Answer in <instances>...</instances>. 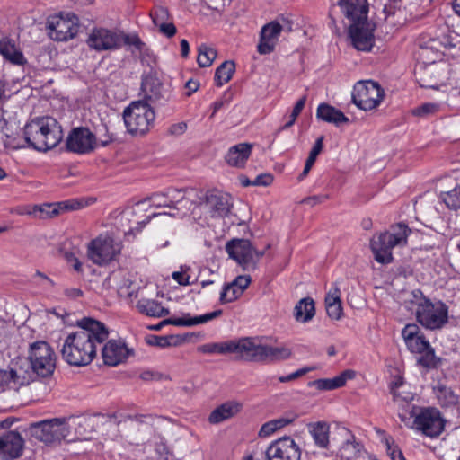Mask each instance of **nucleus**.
<instances>
[{
  "label": "nucleus",
  "instance_id": "a19ab883",
  "mask_svg": "<svg viewBox=\"0 0 460 460\" xmlns=\"http://www.w3.org/2000/svg\"><path fill=\"white\" fill-rule=\"evenodd\" d=\"M437 397L442 407L456 405L458 402V396L450 387L438 385L437 387Z\"/></svg>",
  "mask_w": 460,
  "mask_h": 460
},
{
  "label": "nucleus",
  "instance_id": "09e8293b",
  "mask_svg": "<svg viewBox=\"0 0 460 460\" xmlns=\"http://www.w3.org/2000/svg\"><path fill=\"white\" fill-rule=\"evenodd\" d=\"M439 105L437 103H423L412 110L411 113L418 117H428L438 111Z\"/></svg>",
  "mask_w": 460,
  "mask_h": 460
},
{
  "label": "nucleus",
  "instance_id": "338daca9",
  "mask_svg": "<svg viewBox=\"0 0 460 460\" xmlns=\"http://www.w3.org/2000/svg\"><path fill=\"white\" fill-rule=\"evenodd\" d=\"M328 195H315L304 199L303 203L314 206L323 202L324 200L328 199Z\"/></svg>",
  "mask_w": 460,
  "mask_h": 460
},
{
  "label": "nucleus",
  "instance_id": "f704fd0d",
  "mask_svg": "<svg viewBox=\"0 0 460 460\" xmlns=\"http://www.w3.org/2000/svg\"><path fill=\"white\" fill-rule=\"evenodd\" d=\"M18 213L20 215H30L37 218L44 219L58 215L59 208L58 204H44L41 206L21 208L18 210Z\"/></svg>",
  "mask_w": 460,
  "mask_h": 460
},
{
  "label": "nucleus",
  "instance_id": "7c9ffc66",
  "mask_svg": "<svg viewBox=\"0 0 460 460\" xmlns=\"http://www.w3.org/2000/svg\"><path fill=\"white\" fill-rule=\"evenodd\" d=\"M242 409L238 402L229 401L217 407L208 417L211 424H217L236 415Z\"/></svg>",
  "mask_w": 460,
  "mask_h": 460
},
{
  "label": "nucleus",
  "instance_id": "13d9d810",
  "mask_svg": "<svg viewBox=\"0 0 460 460\" xmlns=\"http://www.w3.org/2000/svg\"><path fill=\"white\" fill-rule=\"evenodd\" d=\"M9 380L18 385H24L30 383V378L23 376L22 369H11L9 372Z\"/></svg>",
  "mask_w": 460,
  "mask_h": 460
},
{
  "label": "nucleus",
  "instance_id": "6e6d98bb",
  "mask_svg": "<svg viewBox=\"0 0 460 460\" xmlns=\"http://www.w3.org/2000/svg\"><path fill=\"white\" fill-rule=\"evenodd\" d=\"M172 339V337L151 335L146 338V342L151 346L167 348L171 346Z\"/></svg>",
  "mask_w": 460,
  "mask_h": 460
},
{
  "label": "nucleus",
  "instance_id": "4c0bfd02",
  "mask_svg": "<svg viewBox=\"0 0 460 460\" xmlns=\"http://www.w3.org/2000/svg\"><path fill=\"white\" fill-rule=\"evenodd\" d=\"M330 427L326 422H317L311 426L310 433L316 446L327 448L329 441Z\"/></svg>",
  "mask_w": 460,
  "mask_h": 460
},
{
  "label": "nucleus",
  "instance_id": "69168bd1",
  "mask_svg": "<svg viewBox=\"0 0 460 460\" xmlns=\"http://www.w3.org/2000/svg\"><path fill=\"white\" fill-rule=\"evenodd\" d=\"M123 44L126 45H133L138 49H142L145 43L140 40L138 36L129 37L128 35L124 34Z\"/></svg>",
  "mask_w": 460,
  "mask_h": 460
},
{
  "label": "nucleus",
  "instance_id": "473e14b6",
  "mask_svg": "<svg viewBox=\"0 0 460 460\" xmlns=\"http://www.w3.org/2000/svg\"><path fill=\"white\" fill-rule=\"evenodd\" d=\"M222 314L223 311L221 309H218L214 312L205 314L203 315L190 317V314H187L185 317L171 318L167 319L165 322L170 323L171 324L175 326H194L216 319L219 317Z\"/></svg>",
  "mask_w": 460,
  "mask_h": 460
},
{
  "label": "nucleus",
  "instance_id": "ddd939ff",
  "mask_svg": "<svg viewBox=\"0 0 460 460\" xmlns=\"http://www.w3.org/2000/svg\"><path fill=\"white\" fill-rule=\"evenodd\" d=\"M124 33L105 28H94L90 32L86 43L96 51L118 49L122 47Z\"/></svg>",
  "mask_w": 460,
  "mask_h": 460
},
{
  "label": "nucleus",
  "instance_id": "052dcab7",
  "mask_svg": "<svg viewBox=\"0 0 460 460\" xmlns=\"http://www.w3.org/2000/svg\"><path fill=\"white\" fill-rule=\"evenodd\" d=\"M168 16V10L164 7H159L155 11L153 14V22L156 26H159V23L165 22Z\"/></svg>",
  "mask_w": 460,
  "mask_h": 460
},
{
  "label": "nucleus",
  "instance_id": "de8ad7c7",
  "mask_svg": "<svg viewBox=\"0 0 460 460\" xmlns=\"http://www.w3.org/2000/svg\"><path fill=\"white\" fill-rule=\"evenodd\" d=\"M305 102H306L305 95L302 96L296 102V103L295 104V106L293 108L291 114L289 115V120L280 128V130L287 129L294 125L295 121L296 120V118L299 116L302 110L304 109V107L305 105Z\"/></svg>",
  "mask_w": 460,
  "mask_h": 460
},
{
  "label": "nucleus",
  "instance_id": "6e6552de",
  "mask_svg": "<svg viewBox=\"0 0 460 460\" xmlns=\"http://www.w3.org/2000/svg\"><path fill=\"white\" fill-rule=\"evenodd\" d=\"M28 431L31 438L46 445L60 443L69 433L66 419L60 418L31 423Z\"/></svg>",
  "mask_w": 460,
  "mask_h": 460
},
{
  "label": "nucleus",
  "instance_id": "72a5a7b5",
  "mask_svg": "<svg viewBox=\"0 0 460 460\" xmlns=\"http://www.w3.org/2000/svg\"><path fill=\"white\" fill-rule=\"evenodd\" d=\"M138 311L147 316L161 318L170 314L168 308L163 307L161 303L153 299H140L137 303Z\"/></svg>",
  "mask_w": 460,
  "mask_h": 460
},
{
  "label": "nucleus",
  "instance_id": "c756f323",
  "mask_svg": "<svg viewBox=\"0 0 460 460\" xmlns=\"http://www.w3.org/2000/svg\"><path fill=\"white\" fill-rule=\"evenodd\" d=\"M316 118L336 127L349 121V118L341 111L328 103L319 104L316 111Z\"/></svg>",
  "mask_w": 460,
  "mask_h": 460
},
{
  "label": "nucleus",
  "instance_id": "b1692460",
  "mask_svg": "<svg viewBox=\"0 0 460 460\" xmlns=\"http://www.w3.org/2000/svg\"><path fill=\"white\" fill-rule=\"evenodd\" d=\"M339 5L344 16L351 23L367 20L368 4L367 0H340Z\"/></svg>",
  "mask_w": 460,
  "mask_h": 460
},
{
  "label": "nucleus",
  "instance_id": "f03ea898",
  "mask_svg": "<svg viewBox=\"0 0 460 460\" xmlns=\"http://www.w3.org/2000/svg\"><path fill=\"white\" fill-rule=\"evenodd\" d=\"M63 137L61 126L52 117L33 119L24 128V138L35 150L46 152L56 147Z\"/></svg>",
  "mask_w": 460,
  "mask_h": 460
},
{
  "label": "nucleus",
  "instance_id": "0e129e2a",
  "mask_svg": "<svg viewBox=\"0 0 460 460\" xmlns=\"http://www.w3.org/2000/svg\"><path fill=\"white\" fill-rule=\"evenodd\" d=\"M232 283L241 289L242 294L248 288L251 283V278L249 276H238Z\"/></svg>",
  "mask_w": 460,
  "mask_h": 460
},
{
  "label": "nucleus",
  "instance_id": "774afa93",
  "mask_svg": "<svg viewBox=\"0 0 460 460\" xmlns=\"http://www.w3.org/2000/svg\"><path fill=\"white\" fill-rule=\"evenodd\" d=\"M184 87L187 89L186 95L190 96L193 93L199 90V82L197 80L190 79L185 83Z\"/></svg>",
  "mask_w": 460,
  "mask_h": 460
},
{
  "label": "nucleus",
  "instance_id": "c03bdc74",
  "mask_svg": "<svg viewBox=\"0 0 460 460\" xmlns=\"http://www.w3.org/2000/svg\"><path fill=\"white\" fill-rule=\"evenodd\" d=\"M233 340L219 343H208L200 346L199 350L202 353H218V354H228L232 353Z\"/></svg>",
  "mask_w": 460,
  "mask_h": 460
},
{
  "label": "nucleus",
  "instance_id": "f3484780",
  "mask_svg": "<svg viewBox=\"0 0 460 460\" xmlns=\"http://www.w3.org/2000/svg\"><path fill=\"white\" fill-rule=\"evenodd\" d=\"M374 30L368 20L351 23L348 32L353 47L360 51H370L375 42Z\"/></svg>",
  "mask_w": 460,
  "mask_h": 460
},
{
  "label": "nucleus",
  "instance_id": "dca6fc26",
  "mask_svg": "<svg viewBox=\"0 0 460 460\" xmlns=\"http://www.w3.org/2000/svg\"><path fill=\"white\" fill-rule=\"evenodd\" d=\"M262 340V337L258 336L233 340L232 353L238 354L245 361L261 363L264 344Z\"/></svg>",
  "mask_w": 460,
  "mask_h": 460
},
{
  "label": "nucleus",
  "instance_id": "79ce46f5",
  "mask_svg": "<svg viewBox=\"0 0 460 460\" xmlns=\"http://www.w3.org/2000/svg\"><path fill=\"white\" fill-rule=\"evenodd\" d=\"M440 199L449 209L460 208V184L448 191L441 192Z\"/></svg>",
  "mask_w": 460,
  "mask_h": 460
},
{
  "label": "nucleus",
  "instance_id": "58836bf2",
  "mask_svg": "<svg viewBox=\"0 0 460 460\" xmlns=\"http://www.w3.org/2000/svg\"><path fill=\"white\" fill-rule=\"evenodd\" d=\"M235 72V63L232 60L223 62L215 72V84L217 86H222L229 82Z\"/></svg>",
  "mask_w": 460,
  "mask_h": 460
},
{
  "label": "nucleus",
  "instance_id": "39448f33",
  "mask_svg": "<svg viewBox=\"0 0 460 460\" xmlns=\"http://www.w3.org/2000/svg\"><path fill=\"white\" fill-rule=\"evenodd\" d=\"M123 119L129 134L142 136L154 126L155 113L146 101H135L124 109Z\"/></svg>",
  "mask_w": 460,
  "mask_h": 460
},
{
  "label": "nucleus",
  "instance_id": "2f4dec72",
  "mask_svg": "<svg viewBox=\"0 0 460 460\" xmlns=\"http://www.w3.org/2000/svg\"><path fill=\"white\" fill-rule=\"evenodd\" d=\"M293 355L292 349L287 345L273 347L263 344L261 363H275L289 359Z\"/></svg>",
  "mask_w": 460,
  "mask_h": 460
},
{
  "label": "nucleus",
  "instance_id": "a18cd8bd",
  "mask_svg": "<svg viewBox=\"0 0 460 460\" xmlns=\"http://www.w3.org/2000/svg\"><path fill=\"white\" fill-rule=\"evenodd\" d=\"M418 358V364L426 368H436L440 363V358L436 357L434 349L429 348L425 349Z\"/></svg>",
  "mask_w": 460,
  "mask_h": 460
},
{
  "label": "nucleus",
  "instance_id": "6ab92c4d",
  "mask_svg": "<svg viewBox=\"0 0 460 460\" xmlns=\"http://www.w3.org/2000/svg\"><path fill=\"white\" fill-rule=\"evenodd\" d=\"M96 137L87 128H74L66 138V148L76 154H87L95 147Z\"/></svg>",
  "mask_w": 460,
  "mask_h": 460
},
{
  "label": "nucleus",
  "instance_id": "680f3d73",
  "mask_svg": "<svg viewBox=\"0 0 460 460\" xmlns=\"http://www.w3.org/2000/svg\"><path fill=\"white\" fill-rule=\"evenodd\" d=\"M273 181V176L270 173H261L258 175L253 181V186H269Z\"/></svg>",
  "mask_w": 460,
  "mask_h": 460
},
{
  "label": "nucleus",
  "instance_id": "20e7f679",
  "mask_svg": "<svg viewBox=\"0 0 460 460\" xmlns=\"http://www.w3.org/2000/svg\"><path fill=\"white\" fill-rule=\"evenodd\" d=\"M417 322L428 330L441 329L448 322V307L441 301L433 303L420 290L412 292Z\"/></svg>",
  "mask_w": 460,
  "mask_h": 460
},
{
  "label": "nucleus",
  "instance_id": "9b49d317",
  "mask_svg": "<svg viewBox=\"0 0 460 460\" xmlns=\"http://www.w3.org/2000/svg\"><path fill=\"white\" fill-rule=\"evenodd\" d=\"M121 245L109 235H100L88 244L87 254L89 259L97 265H105L115 260L120 252Z\"/></svg>",
  "mask_w": 460,
  "mask_h": 460
},
{
  "label": "nucleus",
  "instance_id": "37998d69",
  "mask_svg": "<svg viewBox=\"0 0 460 460\" xmlns=\"http://www.w3.org/2000/svg\"><path fill=\"white\" fill-rule=\"evenodd\" d=\"M292 422V420L287 418H279L264 423L259 432L260 437H269L275 431L282 429Z\"/></svg>",
  "mask_w": 460,
  "mask_h": 460
},
{
  "label": "nucleus",
  "instance_id": "1a4fd4ad",
  "mask_svg": "<svg viewBox=\"0 0 460 460\" xmlns=\"http://www.w3.org/2000/svg\"><path fill=\"white\" fill-rule=\"evenodd\" d=\"M384 97V89L373 80L358 81L353 87L352 102L363 111H372L377 108Z\"/></svg>",
  "mask_w": 460,
  "mask_h": 460
},
{
  "label": "nucleus",
  "instance_id": "393cba45",
  "mask_svg": "<svg viewBox=\"0 0 460 460\" xmlns=\"http://www.w3.org/2000/svg\"><path fill=\"white\" fill-rule=\"evenodd\" d=\"M0 55L4 61L17 66L24 67L28 60L24 57L21 48L16 41L10 37H4L0 40Z\"/></svg>",
  "mask_w": 460,
  "mask_h": 460
},
{
  "label": "nucleus",
  "instance_id": "423d86ee",
  "mask_svg": "<svg viewBox=\"0 0 460 460\" xmlns=\"http://www.w3.org/2000/svg\"><path fill=\"white\" fill-rule=\"evenodd\" d=\"M28 359L32 373L39 377L52 376L56 368L57 356L51 346L45 341H37L29 345Z\"/></svg>",
  "mask_w": 460,
  "mask_h": 460
},
{
  "label": "nucleus",
  "instance_id": "3c124183",
  "mask_svg": "<svg viewBox=\"0 0 460 460\" xmlns=\"http://www.w3.org/2000/svg\"><path fill=\"white\" fill-rule=\"evenodd\" d=\"M358 447V443H356L354 440L352 441L348 438L340 449L341 456L346 459L351 458L357 454V452L359 451Z\"/></svg>",
  "mask_w": 460,
  "mask_h": 460
},
{
  "label": "nucleus",
  "instance_id": "4be33fe9",
  "mask_svg": "<svg viewBox=\"0 0 460 460\" xmlns=\"http://www.w3.org/2000/svg\"><path fill=\"white\" fill-rule=\"evenodd\" d=\"M133 350L128 349L121 341L110 340L102 349V355L105 365L115 367L123 363Z\"/></svg>",
  "mask_w": 460,
  "mask_h": 460
},
{
  "label": "nucleus",
  "instance_id": "7ed1b4c3",
  "mask_svg": "<svg viewBox=\"0 0 460 460\" xmlns=\"http://www.w3.org/2000/svg\"><path fill=\"white\" fill-rule=\"evenodd\" d=\"M411 229L403 223L391 226L388 231L376 234L370 240V249L375 260L381 264H389L394 261L392 250L395 246L407 243Z\"/></svg>",
  "mask_w": 460,
  "mask_h": 460
},
{
  "label": "nucleus",
  "instance_id": "412c9836",
  "mask_svg": "<svg viewBox=\"0 0 460 460\" xmlns=\"http://www.w3.org/2000/svg\"><path fill=\"white\" fill-rule=\"evenodd\" d=\"M24 440L16 430H10L0 436V457L4 460H13L22 454Z\"/></svg>",
  "mask_w": 460,
  "mask_h": 460
},
{
  "label": "nucleus",
  "instance_id": "f8f14e48",
  "mask_svg": "<svg viewBox=\"0 0 460 460\" xmlns=\"http://www.w3.org/2000/svg\"><path fill=\"white\" fill-rule=\"evenodd\" d=\"M47 29L49 36L58 41H66L73 39L79 30V19L71 13L50 17L48 20Z\"/></svg>",
  "mask_w": 460,
  "mask_h": 460
},
{
  "label": "nucleus",
  "instance_id": "f257e3e1",
  "mask_svg": "<svg viewBox=\"0 0 460 460\" xmlns=\"http://www.w3.org/2000/svg\"><path fill=\"white\" fill-rule=\"evenodd\" d=\"M78 325L80 330L66 338L61 355L69 365L82 367L96 357V347L108 339L109 331L104 323L92 318H83Z\"/></svg>",
  "mask_w": 460,
  "mask_h": 460
},
{
  "label": "nucleus",
  "instance_id": "e433bc0d",
  "mask_svg": "<svg viewBox=\"0 0 460 460\" xmlns=\"http://www.w3.org/2000/svg\"><path fill=\"white\" fill-rule=\"evenodd\" d=\"M325 307L327 314L333 320L341 319L342 315V305L340 299V290L336 288L333 293L327 294L325 297Z\"/></svg>",
  "mask_w": 460,
  "mask_h": 460
},
{
  "label": "nucleus",
  "instance_id": "864d4df0",
  "mask_svg": "<svg viewBox=\"0 0 460 460\" xmlns=\"http://www.w3.org/2000/svg\"><path fill=\"white\" fill-rule=\"evenodd\" d=\"M323 139H324V137L323 136H321L319 137L313 148L311 149L310 151V154H309V156L307 157L306 159V162L307 164H311V165H314V163H315V160L318 156V155L321 153L322 149H323Z\"/></svg>",
  "mask_w": 460,
  "mask_h": 460
},
{
  "label": "nucleus",
  "instance_id": "ea45409f",
  "mask_svg": "<svg viewBox=\"0 0 460 460\" xmlns=\"http://www.w3.org/2000/svg\"><path fill=\"white\" fill-rule=\"evenodd\" d=\"M197 62L200 67H208L217 58V51L206 44H201L198 48Z\"/></svg>",
  "mask_w": 460,
  "mask_h": 460
},
{
  "label": "nucleus",
  "instance_id": "cd10ccee",
  "mask_svg": "<svg viewBox=\"0 0 460 460\" xmlns=\"http://www.w3.org/2000/svg\"><path fill=\"white\" fill-rule=\"evenodd\" d=\"M252 144L240 143L231 146L226 155V162L228 165L243 168L252 154Z\"/></svg>",
  "mask_w": 460,
  "mask_h": 460
},
{
  "label": "nucleus",
  "instance_id": "5701e85b",
  "mask_svg": "<svg viewBox=\"0 0 460 460\" xmlns=\"http://www.w3.org/2000/svg\"><path fill=\"white\" fill-rule=\"evenodd\" d=\"M402 336L411 353H422L429 348V341L416 323H408L402 331Z\"/></svg>",
  "mask_w": 460,
  "mask_h": 460
},
{
  "label": "nucleus",
  "instance_id": "a211bd4d",
  "mask_svg": "<svg viewBox=\"0 0 460 460\" xmlns=\"http://www.w3.org/2000/svg\"><path fill=\"white\" fill-rule=\"evenodd\" d=\"M204 206L211 217H226L233 208L231 196L217 190H208L205 196Z\"/></svg>",
  "mask_w": 460,
  "mask_h": 460
},
{
  "label": "nucleus",
  "instance_id": "2eb2a0df",
  "mask_svg": "<svg viewBox=\"0 0 460 460\" xmlns=\"http://www.w3.org/2000/svg\"><path fill=\"white\" fill-rule=\"evenodd\" d=\"M267 460H300L301 449L290 437L273 441L266 449Z\"/></svg>",
  "mask_w": 460,
  "mask_h": 460
},
{
  "label": "nucleus",
  "instance_id": "603ef678",
  "mask_svg": "<svg viewBox=\"0 0 460 460\" xmlns=\"http://www.w3.org/2000/svg\"><path fill=\"white\" fill-rule=\"evenodd\" d=\"M189 270L188 266H181V270L172 272V278L181 286L190 285V276L187 274Z\"/></svg>",
  "mask_w": 460,
  "mask_h": 460
},
{
  "label": "nucleus",
  "instance_id": "c85d7f7f",
  "mask_svg": "<svg viewBox=\"0 0 460 460\" xmlns=\"http://www.w3.org/2000/svg\"><path fill=\"white\" fill-rule=\"evenodd\" d=\"M355 376L354 371L345 370L333 378L316 379L308 384L320 391H331L341 388L345 385L348 379H352Z\"/></svg>",
  "mask_w": 460,
  "mask_h": 460
},
{
  "label": "nucleus",
  "instance_id": "a878e982",
  "mask_svg": "<svg viewBox=\"0 0 460 460\" xmlns=\"http://www.w3.org/2000/svg\"><path fill=\"white\" fill-rule=\"evenodd\" d=\"M282 31V26L277 22H271L264 25L261 31L258 52L261 55L270 54L274 50L278 37Z\"/></svg>",
  "mask_w": 460,
  "mask_h": 460
},
{
  "label": "nucleus",
  "instance_id": "c9c22d12",
  "mask_svg": "<svg viewBox=\"0 0 460 460\" xmlns=\"http://www.w3.org/2000/svg\"><path fill=\"white\" fill-rule=\"evenodd\" d=\"M294 314L296 321L306 323L315 314L314 302L310 297L302 298L295 306Z\"/></svg>",
  "mask_w": 460,
  "mask_h": 460
},
{
  "label": "nucleus",
  "instance_id": "5fc2aeb1",
  "mask_svg": "<svg viewBox=\"0 0 460 460\" xmlns=\"http://www.w3.org/2000/svg\"><path fill=\"white\" fill-rule=\"evenodd\" d=\"M386 451L390 456L392 460H406L402 450L398 447L397 445H394V441H390V439H385Z\"/></svg>",
  "mask_w": 460,
  "mask_h": 460
},
{
  "label": "nucleus",
  "instance_id": "8fccbe9b",
  "mask_svg": "<svg viewBox=\"0 0 460 460\" xmlns=\"http://www.w3.org/2000/svg\"><path fill=\"white\" fill-rule=\"evenodd\" d=\"M185 190L168 188L166 190V196L168 198L169 208H176V205L184 199Z\"/></svg>",
  "mask_w": 460,
  "mask_h": 460
},
{
  "label": "nucleus",
  "instance_id": "bf43d9fd",
  "mask_svg": "<svg viewBox=\"0 0 460 460\" xmlns=\"http://www.w3.org/2000/svg\"><path fill=\"white\" fill-rule=\"evenodd\" d=\"M59 211L65 210H76L85 206L83 200L70 199L58 203Z\"/></svg>",
  "mask_w": 460,
  "mask_h": 460
},
{
  "label": "nucleus",
  "instance_id": "4468645a",
  "mask_svg": "<svg viewBox=\"0 0 460 460\" xmlns=\"http://www.w3.org/2000/svg\"><path fill=\"white\" fill-rule=\"evenodd\" d=\"M413 425L417 430L427 437H438L445 428L440 412L434 408L422 410L414 419Z\"/></svg>",
  "mask_w": 460,
  "mask_h": 460
},
{
  "label": "nucleus",
  "instance_id": "0eeeda50",
  "mask_svg": "<svg viewBox=\"0 0 460 460\" xmlns=\"http://www.w3.org/2000/svg\"><path fill=\"white\" fill-rule=\"evenodd\" d=\"M270 244L268 243L262 251H258L249 240L234 239L226 243V251L229 257L234 260L244 270H254Z\"/></svg>",
  "mask_w": 460,
  "mask_h": 460
},
{
  "label": "nucleus",
  "instance_id": "bb28decb",
  "mask_svg": "<svg viewBox=\"0 0 460 460\" xmlns=\"http://www.w3.org/2000/svg\"><path fill=\"white\" fill-rule=\"evenodd\" d=\"M432 59L428 65H420L418 71L419 82L421 87L436 89L442 79L441 66Z\"/></svg>",
  "mask_w": 460,
  "mask_h": 460
},
{
  "label": "nucleus",
  "instance_id": "49530a36",
  "mask_svg": "<svg viewBox=\"0 0 460 460\" xmlns=\"http://www.w3.org/2000/svg\"><path fill=\"white\" fill-rule=\"evenodd\" d=\"M242 296L240 288H237L232 282L226 284L220 293V304L234 302Z\"/></svg>",
  "mask_w": 460,
  "mask_h": 460
},
{
  "label": "nucleus",
  "instance_id": "e2e57ef3",
  "mask_svg": "<svg viewBox=\"0 0 460 460\" xmlns=\"http://www.w3.org/2000/svg\"><path fill=\"white\" fill-rule=\"evenodd\" d=\"M158 27L160 31L168 38L174 36L177 31L175 25L172 22H162Z\"/></svg>",
  "mask_w": 460,
  "mask_h": 460
},
{
  "label": "nucleus",
  "instance_id": "4d7b16f0",
  "mask_svg": "<svg viewBox=\"0 0 460 460\" xmlns=\"http://www.w3.org/2000/svg\"><path fill=\"white\" fill-rule=\"evenodd\" d=\"M152 205L155 208H169L168 198L166 196V190L164 192H156L149 198Z\"/></svg>",
  "mask_w": 460,
  "mask_h": 460
},
{
  "label": "nucleus",
  "instance_id": "aec40b11",
  "mask_svg": "<svg viewBox=\"0 0 460 460\" xmlns=\"http://www.w3.org/2000/svg\"><path fill=\"white\" fill-rule=\"evenodd\" d=\"M141 90L145 98L155 103H163L169 98L167 91L158 78L157 72L153 68L142 75Z\"/></svg>",
  "mask_w": 460,
  "mask_h": 460
},
{
  "label": "nucleus",
  "instance_id": "9d476101",
  "mask_svg": "<svg viewBox=\"0 0 460 460\" xmlns=\"http://www.w3.org/2000/svg\"><path fill=\"white\" fill-rule=\"evenodd\" d=\"M456 37V35L450 31L447 24L439 25L433 35H429L428 39L426 37L422 38L420 43L421 48L420 57L423 59H429V54L431 51L436 58H438L443 49L456 46L454 42Z\"/></svg>",
  "mask_w": 460,
  "mask_h": 460
}]
</instances>
